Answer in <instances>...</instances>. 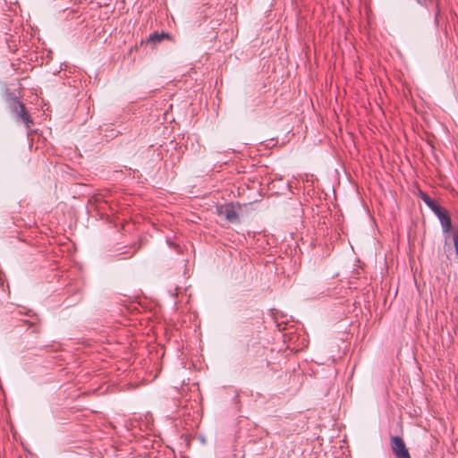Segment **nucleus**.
Returning a JSON list of instances; mask_svg holds the SVG:
<instances>
[{
    "label": "nucleus",
    "mask_w": 458,
    "mask_h": 458,
    "mask_svg": "<svg viewBox=\"0 0 458 458\" xmlns=\"http://www.w3.org/2000/svg\"><path fill=\"white\" fill-rule=\"evenodd\" d=\"M420 198L424 203L431 209V211L437 216L441 224L443 234L445 237V243L447 244L448 239L451 235L452 219L448 211L443 208L437 200L429 197L428 194L421 192Z\"/></svg>",
    "instance_id": "1"
},
{
    "label": "nucleus",
    "mask_w": 458,
    "mask_h": 458,
    "mask_svg": "<svg viewBox=\"0 0 458 458\" xmlns=\"http://www.w3.org/2000/svg\"><path fill=\"white\" fill-rule=\"evenodd\" d=\"M19 99L18 97L16 96V94L13 91H11L10 89H6L5 90V101L6 103H9L13 100H17Z\"/></svg>",
    "instance_id": "9"
},
{
    "label": "nucleus",
    "mask_w": 458,
    "mask_h": 458,
    "mask_svg": "<svg viewBox=\"0 0 458 458\" xmlns=\"http://www.w3.org/2000/svg\"><path fill=\"white\" fill-rule=\"evenodd\" d=\"M27 315L31 318V320L25 321L30 326H35L38 322L39 319H38V316L35 313H33L32 311L30 310Z\"/></svg>",
    "instance_id": "8"
},
{
    "label": "nucleus",
    "mask_w": 458,
    "mask_h": 458,
    "mask_svg": "<svg viewBox=\"0 0 458 458\" xmlns=\"http://www.w3.org/2000/svg\"><path fill=\"white\" fill-rule=\"evenodd\" d=\"M419 4H425L427 0H416Z\"/></svg>",
    "instance_id": "10"
},
{
    "label": "nucleus",
    "mask_w": 458,
    "mask_h": 458,
    "mask_svg": "<svg viewBox=\"0 0 458 458\" xmlns=\"http://www.w3.org/2000/svg\"><path fill=\"white\" fill-rule=\"evenodd\" d=\"M390 446L395 458H411L409 450L401 437L392 436L390 437Z\"/></svg>",
    "instance_id": "2"
},
{
    "label": "nucleus",
    "mask_w": 458,
    "mask_h": 458,
    "mask_svg": "<svg viewBox=\"0 0 458 458\" xmlns=\"http://www.w3.org/2000/svg\"><path fill=\"white\" fill-rule=\"evenodd\" d=\"M8 105V107L10 109V111L14 114V113H17L18 110L21 107V106H23L24 104L22 102H21L19 99L17 100H13L9 103H7Z\"/></svg>",
    "instance_id": "7"
},
{
    "label": "nucleus",
    "mask_w": 458,
    "mask_h": 458,
    "mask_svg": "<svg viewBox=\"0 0 458 458\" xmlns=\"http://www.w3.org/2000/svg\"><path fill=\"white\" fill-rule=\"evenodd\" d=\"M134 253H135V251H133V252L130 255V258H131V257H133Z\"/></svg>",
    "instance_id": "12"
},
{
    "label": "nucleus",
    "mask_w": 458,
    "mask_h": 458,
    "mask_svg": "<svg viewBox=\"0 0 458 458\" xmlns=\"http://www.w3.org/2000/svg\"><path fill=\"white\" fill-rule=\"evenodd\" d=\"M169 38V34L168 33H165V32H161V33L154 32V33L149 35L148 42H151V43L156 44V43L161 42L164 38Z\"/></svg>",
    "instance_id": "5"
},
{
    "label": "nucleus",
    "mask_w": 458,
    "mask_h": 458,
    "mask_svg": "<svg viewBox=\"0 0 458 458\" xmlns=\"http://www.w3.org/2000/svg\"><path fill=\"white\" fill-rule=\"evenodd\" d=\"M452 238L456 256L458 257V227H452L451 235L448 241Z\"/></svg>",
    "instance_id": "6"
},
{
    "label": "nucleus",
    "mask_w": 458,
    "mask_h": 458,
    "mask_svg": "<svg viewBox=\"0 0 458 458\" xmlns=\"http://www.w3.org/2000/svg\"><path fill=\"white\" fill-rule=\"evenodd\" d=\"M122 256H123V253H119V255H118V260H122V259H123Z\"/></svg>",
    "instance_id": "11"
},
{
    "label": "nucleus",
    "mask_w": 458,
    "mask_h": 458,
    "mask_svg": "<svg viewBox=\"0 0 458 458\" xmlns=\"http://www.w3.org/2000/svg\"><path fill=\"white\" fill-rule=\"evenodd\" d=\"M217 214L220 216H224L230 223L239 221L237 208L233 203H227L217 207Z\"/></svg>",
    "instance_id": "3"
},
{
    "label": "nucleus",
    "mask_w": 458,
    "mask_h": 458,
    "mask_svg": "<svg viewBox=\"0 0 458 458\" xmlns=\"http://www.w3.org/2000/svg\"><path fill=\"white\" fill-rule=\"evenodd\" d=\"M13 114L16 116L17 121L23 123L28 129L34 124V122L24 105L21 106L18 112Z\"/></svg>",
    "instance_id": "4"
}]
</instances>
